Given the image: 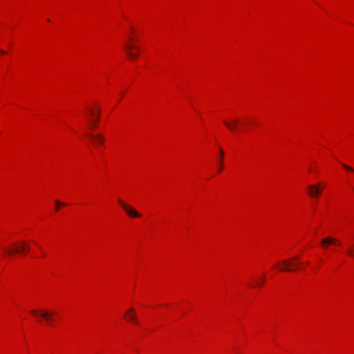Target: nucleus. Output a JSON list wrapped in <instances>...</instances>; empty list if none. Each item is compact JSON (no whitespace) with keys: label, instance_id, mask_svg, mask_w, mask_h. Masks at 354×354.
I'll return each instance as SVG.
<instances>
[{"label":"nucleus","instance_id":"obj_4","mask_svg":"<svg viewBox=\"0 0 354 354\" xmlns=\"http://www.w3.org/2000/svg\"><path fill=\"white\" fill-rule=\"evenodd\" d=\"M124 48L127 55L129 57L130 59H134L138 57V53H133L131 52V50L133 49H136L138 51H139V48L136 45L133 44H127L124 46Z\"/></svg>","mask_w":354,"mask_h":354},{"label":"nucleus","instance_id":"obj_8","mask_svg":"<svg viewBox=\"0 0 354 354\" xmlns=\"http://www.w3.org/2000/svg\"><path fill=\"white\" fill-rule=\"evenodd\" d=\"M39 315L46 319L48 322L51 323L52 322V316L53 315V313H49L46 311H41L39 313Z\"/></svg>","mask_w":354,"mask_h":354},{"label":"nucleus","instance_id":"obj_19","mask_svg":"<svg viewBox=\"0 0 354 354\" xmlns=\"http://www.w3.org/2000/svg\"><path fill=\"white\" fill-rule=\"evenodd\" d=\"M90 113H91V115L95 116V114H94V113L92 111H90Z\"/></svg>","mask_w":354,"mask_h":354},{"label":"nucleus","instance_id":"obj_10","mask_svg":"<svg viewBox=\"0 0 354 354\" xmlns=\"http://www.w3.org/2000/svg\"><path fill=\"white\" fill-rule=\"evenodd\" d=\"M88 136L93 139L95 141V142L99 145L102 144L104 140V137L101 134H97L95 136H93L92 134H88Z\"/></svg>","mask_w":354,"mask_h":354},{"label":"nucleus","instance_id":"obj_6","mask_svg":"<svg viewBox=\"0 0 354 354\" xmlns=\"http://www.w3.org/2000/svg\"><path fill=\"white\" fill-rule=\"evenodd\" d=\"M321 243L325 248H327L330 244L340 245V242L337 239L330 236H327L322 239Z\"/></svg>","mask_w":354,"mask_h":354},{"label":"nucleus","instance_id":"obj_2","mask_svg":"<svg viewBox=\"0 0 354 354\" xmlns=\"http://www.w3.org/2000/svg\"><path fill=\"white\" fill-rule=\"evenodd\" d=\"M28 250L29 246L25 243H23L21 245H17L15 248H4L5 253L10 257L16 254H24L25 252L28 251Z\"/></svg>","mask_w":354,"mask_h":354},{"label":"nucleus","instance_id":"obj_9","mask_svg":"<svg viewBox=\"0 0 354 354\" xmlns=\"http://www.w3.org/2000/svg\"><path fill=\"white\" fill-rule=\"evenodd\" d=\"M239 123V121L237 120H234L231 122L224 121L225 125L227 127V129L232 131H234L236 129V124Z\"/></svg>","mask_w":354,"mask_h":354},{"label":"nucleus","instance_id":"obj_13","mask_svg":"<svg viewBox=\"0 0 354 354\" xmlns=\"http://www.w3.org/2000/svg\"><path fill=\"white\" fill-rule=\"evenodd\" d=\"M342 166L346 170V171H351L353 173H354V169L345 165V164H342Z\"/></svg>","mask_w":354,"mask_h":354},{"label":"nucleus","instance_id":"obj_3","mask_svg":"<svg viewBox=\"0 0 354 354\" xmlns=\"http://www.w3.org/2000/svg\"><path fill=\"white\" fill-rule=\"evenodd\" d=\"M118 201L119 204L121 205V207L124 209L125 212L129 216L135 218H138L141 216V214L138 212H137L136 209L125 203L122 200L119 198Z\"/></svg>","mask_w":354,"mask_h":354},{"label":"nucleus","instance_id":"obj_5","mask_svg":"<svg viewBox=\"0 0 354 354\" xmlns=\"http://www.w3.org/2000/svg\"><path fill=\"white\" fill-rule=\"evenodd\" d=\"M323 188L320 185H310L308 186V194L312 197H317L322 191Z\"/></svg>","mask_w":354,"mask_h":354},{"label":"nucleus","instance_id":"obj_12","mask_svg":"<svg viewBox=\"0 0 354 354\" xmlns=\"http://www.w3.org/2000/svg\"><path fill=\"white\" fill-rule=\"evenodd\" d=\"M219 151H220V153H221V158H220V160H219V162H220V165H220V168H219V169H218V171H221V169H222V167H223V166H222V161H223V151L222 148H220V149H219Z\"/></svg>","mask_w":354,"mask_h":354},{"label":"nucleus","instance_id":"obj_17","mask_svg":"<svg viewBox=\"0 0 354 354\" xmlns=\"http://www.w3.org/2000/svg\"><path fill=\"white\" fill-rule=\"evenodd\" d=\"M30 313H31L32 315H37V310H31V311H30Z\"/></svg>","mask_w":354,"mask_h":354},{"label":"nucleus","instance_id":"obj_11","mask_svg":"<svg viewBox=\"0 0 354 354\" xmlns=\"http://www.w3.org/2000/svg\"><path fill=\"white\" fill-rule=\"evenodd\" d=\"M100 119V115H99V113L96 115L95 116V118H94L93 120H91V129H94L96 127V125H97V121L99 120Z\"/></svg>","mask_w":354,"mask_h":354},{"label":"nucleus","instance_id":"obj_16","mask_svg":"<svg viewBox=\"0 0 354 354\" xmlns=\"http://www.w3.org/2000/svg\"><path fill=\"white\" fill-rule=\"evenodd\" d=\"M348 254L351 256V257H353L354 256V253H353V249L352 248H349L348 250Z\"/></svg>","mask_w":354,"mask_h":354},{"label":"nucleus","instance_id":"obj_14","mask_svg":"<svg viewBox=\"0 0 354 354\" xmlns=\"http://www.w3.org/2000/svg\"><path fill=\"white\" fill-rule=\"evenodd\" d=\"M265 281H266V277L263 276L262 279H261V283L252 285L251 286L252 287L260 286Z\"/></svg>","mask_w":354,"mask_h":354},{"label":"nucleus","instance_id":"obj_20","mask_svg":"<svg viewBox=\"0 0 354 354\" xmlns=\"http://www.w3.org/2000/svg\"><path fill=\"white\" fill-rule=\"evenodd\" d=\"M129 41H133V39L131 37L129 38Z\"/></svg>","mask_w":354,"mask_h":354},{"label":"nucleus","instance_id":"obj_1","mask_svg":"<svg viewBox=\"0 0 354 354\" xmlns=\"http://www.w3.org/2000/svg\"><path fill=\"white\" fill-rule=\"evenodd\" d=\"M281 264L282 266H280L279 264L276 265L277 266H278L279 270L280 271L294 272L295 269L293 268V267L297 268L300 265L299 257H295L292 258L283 260L281 261Z\"/></svg>","mask_w":354,"mask_h":354},{"label":"nucleus","instance_id":"obj_15","mask_svg":"<svg viewBox=\"0 0 354 354\" xmlns=\"http://www.w3.org/2000/svg\"><path fill=\"white\" fill-rule=\"evenodd\" d=\"M55 203H56V205H57V206H56V211H57V210L59 209V207H58V206H59V205H66L65 203H61V202H60V201H55Z\"/></svg>","mask_w":354,"mask_h":354},{"label":"nucleus","instance_id":"obj_7","mask_svg":"<svg viewBox=\"0 0 354 354\" xmlns=\"http://www.w3.org/2000/svg\"><path fill=\"white\" fill-rule=\"evenodd\" d=\"M128 322L138 324V320L134 313L133 308H131L124 315Z\"/></svg>","mask_w":354,"mask_h":354},{"label":"nucleus","instance_id":"obj_18","mask_svg":"<svg viewBox=\"0 0 354 354\" xmlns=\"http://www.w3.org/2000/svg\"><path fill=\"white\" fill-rule=\"evenodd\" d=\"M0 53H2V54H5L6 53V52L4 50H1V49H0Z\"/></svg>","mask_w":354,"mask_h":354}]
</instances>
